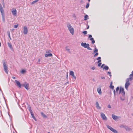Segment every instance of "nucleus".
<instances>
[{"mask_svg": "<svg viewBox=\"0 0 133 133\" xmlns=\"http://www.w3.org/2000/svg\"><path fill=\"white\" fill-rule=\"evenodd\" d=\"M125 126V125H124L123 124L121 125L120 126V127L121 128H124Z\"/></svg>", "mask_w": 133, "mask_h": 133, "instance_id": "c756f323", "label": "nucleus"}, {"mask_svg": "<svg viewBox=\"0 0 133 133\" xmlns=\"http://www.w3.org/2000/svg\"><path fill=\"white\" fill-rule=\"evenodd\" d=\"M23 33L24 34H27L28 32V29L26 26H24L23 28Z\"/></svg>", "mask_w": 133, "mask_h": 133, "instance_id": "6e6552de", "label": "nucleus"}, {"mask_svg": "<svg viewBox=\"0 0 133 133\" xmlns=\"http://www.w3.org/2000/svg\"><path fill=\"white\" fill-rule=\"evenodd\" d=\"M40 59H38V62L39 63L40 62Z\"/></svg>", "mask_w": 133, "mask_h": 133, "instance_id": "864d4df0", "label": "nucleus"}, {"mask_svg": "<svg viewBox=\"0 0 133 133\" xmlns=\"http://www.w3.org/2000/svg\"><path fill=\"white\" fill-rule=\"evenodd\" d=\"M48 133H50L49 132H48Z\"/></svg>", "mask_w": 133, "mask_h": 133, "instance_id": "338daca9", "label": "nucleus"}, {"mask_svg": "<svg viewBox=\"0 0 133 133\" xmlns=\"http://www.w3.org/2000/svg\"><path fill=\"white\" fill-rule=\"evenodd\" d=\"M104 65V64H103L102 65V66H101V68H103V66Z\"/></svg>", "mask_w": 133, "mask_h": 133, "instance_id": "49530a36", "label": "nucleus"}, {"mask_svg": "<svg viewBox=\"0 0 133 133\" xmlns=\"http://www.w3.org/2000/svg\"><path fill=\"white\" fill-rule=\"evenodd\" d=\"M95 43V41L94 40H92V44H94Z\"/></svg>", "mask_w": 133, "mask_h": 133, "instance_id": "c03bdc74", "label": "nucleus"}, {"mask_svg": "<svg viewBox=\"0 0 133 133\" xmlns=\"http://www.w3.org/2000/svg\"><path fill=\"white\" fill-rule=\"evenodd\" d=\"M97 91L98 93L99 94H101L102 92L101 91V89L100 88H97Z\"/></svg>", "mask_w": 133, "mask_h": 133, "instance_id": "dca6fc26", "label": "nucleus"}, {"mask_svg": "<svg viewBox=\"0 0 133 133\" xmlns=\"http://www.w3.org/2000/svg\"><path fill=\"white\" fill-rule=\"evenodd\" d=\"M110 88H111V89H114V86H113L112 85H111V86H110Z\"/></svg>", "mask_w": 133, "mask_h": 133, "instance_id": "e433bc0d", "label": "nucleus"}, {"mask_svg": "<svg viewBox=\"0 0 133 133\" xmlns=\"http://www.w3.org/2000/svg\"><path fill=\"white\" fill-rule=\"evenodd\" d=\"M3 64V68L5 72L7 74L8 73L7 65L6 64V62L5 60H3L2 61Z\"/></svg>", "mask_w": 133, "mask_h": 133, "instance_id": "7ed1b4c3", "label": "nucleus"}, {"mask_svg": "<svg viewBox=\"0 0 133 133\" xmlns=\"http://www.w3.org/2000/svg\"><path fill=\"white\" fill-rule=\"evenodd\" d=\"M89 28V25H88V26L87 28V29H88Z\"/></svg>", "mask_w": 133, "mask_h": 133, "instance_id": "052dcab7", "label": "nucleus"}, {"mask_svg": "<svg viewBox=\"0 0 133 133\" xmlns=\"http://www.w3.org/2000/svg\"><path fill=\"white\" fill-rule=\"evenodd\" d=\"M83 33L84 34V35H85V34H87V31H84L83 32Z\"/></svg>", "mask_w": 133, "mask_h": 133, "instance_id": "f704fd0d", "label": "nucleus"}, {"mask_svg": "<svg viewBox=\"0 0 133 133\" xmlns=\"http://www.w3.org/2000/svg\"><path fill=\"white\" fill-rule=\"evenodd\" d=\"M75 79H76V77L75 76V75H74V76H72Z\"/></svg>", "mask_w": 133, "mask_h": 133, "instance_id": "09e8293b", "label": "nucleus"}, {"mask_svg": "<svg viewBox=\"0 0 133 133\" xmlns=\"http://www.w3.org/2000/svg\"><path fill=\"white\" fill-rule=\"evenodd\" d=\"M112 118L114 120H116L117 119L120 118L121 117H118L117 116L115 115L114 114H113L112 115Z\"/></svg>", "mask_w": 133, "mask_h": 133, "instance_id": "1a4fd4ad", "label": "nucleus"}, {"mask_svg": "<svg viewBox=\"0 0 133 133\" xmlns=\"http://www.w3.org/2000/svg\"><path fill=\"white\" fill-rule=\"evenodd\" d=\"M98 53L97 52L94 55V57L98 55Z\"/></svg>", "mask_w": 133, "mask_h": 133, "instance_id": "ea45409f", "label": "nucleus"}, {"mask_svg": "<svg viewBox=\"0 0 133 133\" xmlns=\"http://www.w3.org/2000/svg\"><path fill=\"white\" fill-rule=\"evenodd\" d=\"M0 10L2 14H4L2 6V5L1 4H0Z\"/></svg>", "mask_w": 133, "mask_h": 133, "instance_id": "f8f14e48", "label": "nucleus"}, {"mask_svg": "<svg viewBox=\"0 0 133 133\" xmlns=\"http://www.w3.org/2000/svg\"><path fill=\"white\" fill-rule=\"evenodd\" d=\"M132 80V78L131 77L127 78L126 79V82L125 85V87L127 90H128V87L130 85V83L129 82L131 81Z\"/></svg>", "mask_w": 133, "mask_h": 133, "instance_id": "f257e3e1", "label": "nucleus"}, {"mask_svg": "<svg viewBox=\"0 0 133 133\" xmlns=\"http://www.w3.org/2000/svg\"><path fill=\"white\" fill-rule=\"evenodd\" d=\"M124 128L127 131H130L131 130V129L130 128H129L128 126L126 125H125Z\"/></svg>", "mask_w": 133, "mask_h": 133, "instance_id": "4468645a", "label": "nucleus"}, {"mask_svg": "<svg viewBox=\"0 0 133 133\" xmlns=\"http://www.w3.org/2000/svg\"><path fill=\"white\" fill-rule=\"evenodd\" d=\"M22 86H24L27 90L29 89V88H28L29 84L26 82L24 83Z\"/></svg>", "mask_w": 133, "mask_h": 133, "instance_id": "0eeeda50", "label": "nucleus"}, {"mask_svg": "<svg viewBox=\"0 0 133 133\" xmlns=\"http://www.w3.org/2000/svg\"><path fill=\"white\" fill-rule=\"evenodd\" d=\"M83 1H81V2H82Z\"/></svg>", "mask_w": 133, "mask_h": 133, "instance_id": "774afa93", "label": "nucleus"}, {"mask_svg": "<svg viewBox=\"0 0 133 133\" xmlns=\"http://www.w3.org/2000/svg\"><path fill=\"white\" fill-rule=\"evenodd\" d=\"M69 83V82H67L66 83H65V84H66L67 83Z\"/></svg>", "mask_w": 133, "mask_h": 133, "instance_id": "680f3d73", "label": "nucleus"}, {"mask_svg": "<svg viewBox=\"0 0 133 133\" xmlns=\"http://www.w3.org/2000/svg\"><path fill=\"white\" fill-rule=\"evenodd\" d=\"M18 26V24H17V25H14V28H17Z\"/></svg>", "mask_w": 133, "mask_h": 133, "instance_id": "473e14b6", "label": "nucleus"}, {"mask_svg": "<svg viewBox=\"0 0 133 133\" xmlns=\"http://www.w3.org/2000/svg\"><path fill=\"white\" fill-rule=\"evenodd\" d=\"M90 40L92 41V40H94V39L93 38H91L90 39Z\"/></svg>", "mask_w": 133, "mask_h": 133, "instance_id": "a18cd8bd", "label": "nucleus"}, {"mask_svg": "<svg viewBox=\"0 0 133 133\" xmlns=\"http://www.w3.org/2000/svg\"><path fill=\"white\" fill-rule=\"evenodd\" d=\"M119 89V87H117L116 89V91L117 92H118Z\"/></svg>", "mask_w": 133, "mask_h": 133, "instance_id": "72a5a7b5", "label": "nucleus"}, {"mask_svg": "<svg viewBox=\"0 0 133 133\" xmlns=\"http://www.w3.org/2000/svg\"><path fill=\"white\" fill-rule=\"evenodd\" d=\"M52 56V54L51 53L46 54L45 55V56L46 57H50Z\"/></svg>", "mask_w": 133, "mask_h": 133, "instance_id": "f3484780", "label": "nucleus"}, {"mask_svg": "<svg viewBox=\"0 0 133 133\" xmlns=\"http://www.w3.org/2000/svg\"><path fill=\"white\" fill-rule=\"evenodd\" d=\"M92 37V36L91 35H89V38H90L91 37Z\"/></svg>", "mask_w": 133, "mask_h": 133, "instance_id": "3c124183", "label": "nucleus"}, {"mask_svg": "<svg viewBox=\"0 0 133 133\" xmlns=\"http://www.w3.org/2000/svg\"><path fill=\"white\" fill-rule=\"evenodd\" d=\"M70 75L72 76H74V72L72 71H70Z\"/></svg>", "mask_w": 133, "mask_h": 133, "instance_id": "412c9836", "label": "nucleus"}, {"mask_svg": "<svg viewBox=\"0 0 133 133\" xmlns=\"http://www.w3.org/2000/svg\"><path fill=\"white\" fill-rule=\"evenodd\" d=\"M41 114L42 116L44 118H46L47 117V116L45 115L43 112H41Z\"/></svg>", "mask_w": 133, "mask_h": 133, "instance_id": "4be33fe9", "label": "nucleus"}, {"mask_svg": "<svg viewBox=\"0 0 133 133\" xmlns=\"http://www.w3.org/2000/svg\"><path fill=\"white\" fill-rule=\"evenodd\" d=\"M107 127L110 130H111L112 128L111 126L108 125H107Z\"/></svg>", "mask_w": 133, "mask_h": 133, "instance_id": "cd10ccee", "label": "nucleus"}, {"mask_svg": "<svg viewBox=\"0 0 133 133\" xmlns=\"http://www.w3.org/2000/svg\"><path fill=\"white\" fill-rule=\"evenodd\" d=\"M108 107L109 108H111L110 105L109 104L108 105Z\"/></svg>", "mask_w": 133, "mask_h": 133, "instance_id": "79ce46f5", "label": "nucleus"}, {"mask_svg": "<svg viewBox=\"0 0 133 133\" xmlns=\"http://www.w3.org/2000/svg\"><path fill=\"white\" fill-rule=\"evenodd\" d=\"M115 92H116V91L115 90H114V95H115Z\"/></svg>", "mask_w": 133, "mask_h": 133, "instance_id": "603ef678", "label": "nucleus"}, {"mask_svg": "<svg viewBox=\"0 0 133 133\" xmlns=\"http://www.w3.org/2000/svg\"><path fill=\"white\" fill-rule=\"evenodd\" d=\"M101 78L102 79H105V78L104 77H101Z\"/></svg>", "mask_w": 133, "mask_h": 133, "instance_id": "de8ad7c7", "label": "nucleus"}, {"mask_svg": "<svg viewBox=\"0 0 133 133\" xmlns=\"http://www.w3.org/2000/svg\"><path fill=\"white\" fill-rule=\"evenodd\" d=\"M105 69L106 70H107L109 69V67L108 66H105L103 68V69Z\"/></svg>", "mask_w": 133, "mask_h": 133, "instance_id": "a878e982", "label": "nucleus"}, {"mask_svg": "<svg viewBox=\"0 0 133 133\" xmlns=\"http://www.w3.org/2000/svg\"><path fill=\"white\" fill-rule=\"evenodd\" d=\"M124 97H123L122 96L120 98L121 99L122 101H123L124 100Z\"/></svg>", "mask_w": 133, "mask_h": 133, "instance_id": "7c9ffc66", "label": "nucleus"}, {"mask_svg": "<svg viewBox=\"0 0 133 133\" xmlns=\"http://www.w3.org/2000/svg\"><path fill=\"white\" fill-rule=\"evenodd\" d=\"M30 113L32 117L35 121H36V119L34 116V114L32 112V110H30Z\"/></svg>", "mask_w": 133, "mask_h": 133, "instance_id": "ddd939ff", "label": "nucleus"}, {"mask_svg": "<svg viewBox=\"0 0 133 133\" xmlns=\"http://www.w3.org/2000/svg\"><path fill=\"white\" fill-rule=\"evenodd\" d=\"M67 26L68 28V29L70 32V33L73 35L74 33V28L72 27L71 24L68 23L67 24Z\"/></svg>", "mask_w": 133, "mask_h": 133, "instance_id": "f03ea898", "label": "nucleus"}, {"mask_svg": "<svg viewBox=\"0 0 133 133\" xmlns=\"http://www.w3.org/2000/svg\"><path fill=\"white\" fill-rule=\"evenodd\" d=\"M109 75H110V76H111V75H110V74Z\"/></svg>", "mask_w": 133, "mask_h": 133, "instance_id": "69168bd1", "label": "nucleus"}, {"mask_svg": "<svg viewBox=\"0 0 133 133\" xmlns=\"http://www.w3.org/2000/svg\"><path fill=\"white\" fill-rule=\"evenodd\" d=\"M108 74H111V72H108Z\"/></svg>", "mask_w": 133, "mask_h": 133, "instance_id": "e2e57ef3", "label": "nucleus"}, {"mask_svg": "<svg viewBox=\"0 0 133 133\" xmlns=\"http://www.w3.org/2000/svg\"><path fill=\"white\" fill-rule=\"evenodd\" d=\"M110 130L114 133H117L118 132L116 130L112 128Z\"/></svg>", "mask_w": 133, "mask_h": 133, "instance_id": "aec40b11", "label": "nucleus"}, {"mask_svg": "<svg viewBox=\"0 0 133 133\" xmlns=\"http://www.w3.org/2000/svg\"><path fill=\"white\" fill-rule=\"evenodd\" d=\"M112 85V82H111L110 83V86H111Z\"/></svg>", "mask_w": 133, "mask_h": 133, "instance_id": "4d7b16f0", "label": "nucleus"}, {"mask_svg": "<svg viewBox=\"0 0 133 133\" xmlns=\"http://www.w3.org/2000/svg\"><path fill=\"white\" fill-rule=\"evenodd\" d=\"M91 69L93 70H94L95 69V67L94 66L92 67L91 68Z\"/></svg>", "mask_w": 133, "mask_h": 133, "instance_id": "58836bf2", "label": "nucleus"}, {"mask_svg": "<svg viewBox=\"0 0 133 133\" xmlns=\"http://www.w3.org/2000/svg\"><path fill=\"white\" fill-rule=\"evenodd\" d=\"M15 82L17 85L20 88H21V85L19 82L16 80H15Z\"/></svg>", "mask_w": 133, "mask_h": 133, "instance_id": "9b49d317", "label": "nucleus"}, {"mask_svg": "<svg viewBox=\"0 0 133 133\" xmlns=\"http://www.w3.org/2000/svg\"><path fill=\"white\" fill-rule=\"evenodd\" d=\"M12 13L14 16H16V10L15 9H13L11 11Z\"/></svg>", "mask_w": 133, "mask_h": 133, "instance_id": "9d476101", "label": "nucleus"}, {"mask_svg": "<svg viewBox=\"0 0 133 133\" xmlns=\"http://www.w3.org/2000/svg\"><path fill=\"white\" fill-rule=\"evenodd\" d=\"M2 3L3 5L4 6V2L3 1V2H2Z\"/></svg>", "mask_w": 133, "mask_h": 133, "instance_id": "5fc2aeb1", "label": "nucleus"}, {"mask_svg": "<svg viewBox=\"0 0 133 133\" xmlns=\"http://www.w3.org/2000/svg\"><path fill=\"white\" fill-rule=\"evenodd\" d=\"M7 34H8V36H9L10 39V40H11V38L10 36V32L9 31H8L7 32Z\"/></svg>", "mask_w": 133, "mask_h": 133, "instance_id": "bb28decb", "label": "nucleus"}, {"mask_svg": "<svg viewBox=\"0 0 133 133\" xmlns=\"http://www.w3.org/2000/svg\"><path fill=\"white\" fill-rule=\"evenodd\" d=\"M96 107L97 109H101V107L99 106V104L98 102H96Z\"/></svg>", "mask_w": 133, "mask_h": 133, "instance_id": "2eb2a0df", "label": "nucleus"}, {"mask_svg": "<svg viewBox=\"0 0 133 133\" xmlns=\"http://www.w3.org/2000/svg\"><path fill=\"white\" fill-rule=\"evenodd\" d=\"M25 72V71L24 70H22L21 71V73L22 74H24Z\"/></svg>", "mask_w": 133, "mask_h": 133, "instance_id": "c9c22d12", "label": "nucleus"}, {"mask_svg": "<svg viewBox=\"0 0 133 133\" xmlns=\"http://www.w3.org/2000/svg\"><path fill=\"white\" fill-rule=\"evenodd\" d=\"M101 116L102 119L103 120H107V118L105 114L103 112H101Z\"/></svg>", "mask_w": 133, "mask_h": 133, "instance_id": "423d86ee", "label": "nucleus"}, {"mask_svg": "<svg viewBox=\"0 0 133 133\" xmlns=\"http://www.w3.org/2000/svg\"><path fill=\"white\" fill-rule=\"evenodd\" d=\"M66 78H68V74H67V75H66Z\"/></svg>", "mask_w": 133, "mask_h": 133, "instance_id": "bf43d9fd", "label": "nucleus"}, {"mask_svg": "<svg viewBox=\"0 0 133 133\" xmlns=\"http://www.w3.org/2000/svg\"><path fill=\"white\" fill-rule=\"evenodd\" d=\"M81 45L82 46L84 47V48H87V49L91 50L92 49L89 46V45L88 43H82Z\"/></svg>", "mask_w": 133, "mask_h": 133, "instance_id": "20e7f679", "label": "nucleus"}, {"mask_svg": "<svg viewBox=\"0 0 133 133\" xmlns=\"http://www.w3.org/2000/svg\"><path fill=\"white\" fill-rule=\"evenodd\" d=\"M98 50L96 48H95L94 50V53L97 52H98Z\"/></svg>", "mask_w": 133, "mask_h": 133, "instance_id": "c85d7f7f", "label": "nucleus"}, {"mask_svg": "<svg viewBox=\"0 0 133 133\" xmlns=\"http://www.w3.org/2000/svg\"><path fill=\"white\" fill-rule=\"evenodd\" d=\"M101 60H99L98 61V63H101Z\"/></svg>", "mask_w": 133, "mask_h": 133, "instance_id": "8fccbe9b", "label": "nucleus"}, {"mask_svg": "<svg viewBox=\"0 0 133 133\" xmlns=\"http://www.w3.org/2000/svg\"><path fill=\"white\" fill-rule=\"evenodd\" d=\"M101 64H102V63H99V64H98V66H101Z\"/></svg>", "mask_w": 133, "mask_h": 133, "instance_id": "37998d69", "label": "nucleus"}, {"mask_svg": "<svg viewBox=\"0 0 133 133\" xmlns=\"http://www.w3.org/2000/svg\"><path fill=\"white\" fill-rule=\"evenodd\" d=\"M101 57H98L97 59V60H101Z\"/></svg>", "mask_w": 133, "mask_h": 133, "instance_id": "a19ab883", "label": "nucleus"}, {"mask_svg": "<svg viewBox=\"0 0 133 133\" xmlns=\"http://www.w3.org/2000/svg\"><path fill=\"white\" fill-rule=\"evenodd\" d=\"M8 46H9V47L11 49H12V45H11V44L9 43V42H8Z\"/></svg>", "mask_w": 133, "mask_h": 133, "instance_id": "6ab92c4d", "label": "nucleus"}, {"mask_svg": "<svg viewBox=\"0 0 133 133\" xmlns=\"http://www.w3.org/2000/svg\"><path fill=\"white\" fill-rule=\"evenodd\" d=\"M89 3H88L87 4L86 6V8L87 9L89 7Z\"/></svg>", "mask_w": 133, "mask_h": 133, "instance_id": "2f4dec72", "label": "nucleus"}, {"mask_svg": "<svg viewBox=\"0 0 133 133\" xmlns=\"http://www.w3.org/2000/svg\"><path fill=\"white\" fill-rule=\"evenodd\" d=\"M12 78L14 79H15L16 78L14 76H13L12 77Z\"/></svg>", "mask_w": 133, "mask_h": 133, "instance_id": "13d9d810", "label": "nucleus"}, {"mask_svg": "<svg viewBox=\"0 0 133 133\" xmlns=\"http://www.w3.org/2000/svg\"><path fill=\"white\" fill-rule=\"evenodd\" d=\"M39 0H35V1L32 2L31 3V4H33L36 2H37Z\"/></svg>", "mask_w": 133, "mask_h": 133, "instance_id": "393cba45", "label": "nucleus"}, {"mask_svg": "<svg viewBox=\"0 0 133 133\" xmlns=\"http://www.w3.org/2000/svg\"><path fill=\"white\" fill-rule=\"evenodd\" d=\"M65 49L69 53H71V52L70 51V49H69V47L68 46H66L65 47Z\"/></svg>", "mask_w": 133, "mask_h": 133, "instance_id": "a211bd4d", "label": "nucleus"}, {"mask_svg": "<svg viewBox=\"0 0 133 133\" xmlns=\"http://www.w3.org/2000/svg\"><path fill=\"white\" fill-rule=\"evenodd\" d=\"M88 0V1L89 2L90 1V0Z\"/></svg>", "mask_w": 133, "mask_h": 133, "instance_id": "0e129e2a", "label": "nucleus"}, {"mask_svg": "<svg viewBox=\"0 0 133 133\" xmlns=\"http://www.w3.org/2000/svg\"><path fill=\"white\" fill-rule=\"evenodd\" d=\"M124 89L123 88L121 87L119 89V94H121L123 97L125 96V92L124 91Z\"/></svg>", "mask_w": 133, "mask_h": 133, "instance_id": "39448f33", "label": "nucleus"}, {"mask_svg": "<svg viewBox=\"0 0 133 133\" xmlns=\"http://www.w3.org/2000/svg\"><path fill=\"white\" fill-rule=\"evenodd\" d=\"M29 111L30 112V110H32L31 109V108L30 107L29 108Z\"/></svg>", "mask_w": 133, "mask_h": 133, "instance_id": "6e6d98bb", "label": "nucleus"}, {"mask_svg": "<svg viewBox=\"0 0 133 133\" xmlns=\"http://www.w3.org/2000/svg\"><path fill=\"white\" fill-rule=\"evenodd\" d=\"M132 76H133V70L132 72V73L131 74H130L129 75V78H132V79H133V77H132Z\"/></svg>", "mask_w": 133, "mask_h": 133, "instance_id": "b1692460", "label": "nucleus"}, {"mask_svg": "<svg viewBox=\"0 0 133 133\" xmlns=\"http://www.w3.org/2000/svg\"><path fill=\"white\" fill-rule=\"evenodd\" d=\"M2 20L4 22H5V18L4 17V14H2Z\"/></svg>", "mask_w": 133, "mask_h": 133, "instance_id": "5701e85b", "label": "nucleus"}, {"mask_svg": "<svg viewBox=\"0 0 133 133\" xmlns=\"http://www.w3.org/2000/svg\"><path fill=\"white\" fill-rule=\"evenodd\" d=\"M88 16L87 15H86L84 17H85V18L84 19V20H87V19L86 18H87L88 17Z\"/></svg>", "mask_w": 133, "mask_h": 133, "instance_id": "4c0bfd02", "label": "nucleus"}]
</instances>
